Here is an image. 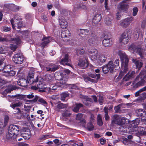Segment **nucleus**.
<instances>
[{
    "mask_svg": "<svg viewBox=\"0 0 146 146\" xmlns=\"http://www.w3.org/2000/svg\"><path fill=\"white\" fill-rule=\"evenodd\" d=\"M68 62V57L67 54H65L63 59H62L60 62L61 64L64 65H67L72 66L69 63H67Z\"/></svg>",
    "mask_w": 146,
    "mask_h": 146,
    "instance_id": "4be33fe9",
    "label": "nucleus"
},
{
    "mask_svg": "<svg viewBox=\"0 0 146 146\" xmlns=\"http://www.w3.org/2000/svg\"><path fill=\"white\" fill-rule=\"evenodd\" d=\"M140 78V80L135 84L133 83L131 86L134 88H137L141 86H143L145 83V79L143 78L142 77H139Z\"/></svg>",
    "mask_w": 146,
    "mask_h": 146,
    "instance_id": "2eb2a0df",
    "label": "nucleus"
},
{
    "mask_svg": "<svg viewBox=\"0 0 146 146\" xmlns=\"http://www.w3.org/2000/svg\"><path fill=\"white\" fill-rule=\"evenodd\" d=\"M106 57L105 55L102 54L99 55L98 58V61H100L101 62H105L106 60Z\"/></svg>",
    "mask_w": 146,
    "mask_h": 146,
    "instance_id": "58836bf2",
    "label": "nucleus"
},
{
    "mask_svg": "<svg viewBox=\"0 0 146 146\" xmlns=\"http://www.w3.org/2000/svg\"><path fill=\"white\" fill-rule=\"evenodd\" d=\"M59 23L61 28L63 29H65L68 26L67 21L64 19L61 18L59 20Z\"/></svg>",
    "mask_w": 146,
    "mask_h": 146,
    "instance_id": "aec40b11",
    "label": "nucleus"
},
{
    "mask_svg": "<svg viewBox=\"0 0 146 146\" xmlns=\"http://www.w3.org/2000/svg\"><path fill=\"white\" fill-rule=\"evenodd\" d=\"M89 52L90 54H92L97 53V50L94 48H92L89 50Z\"/></svg>",
    "mask_w": 146,
    "mask_h": 146,
    "instance_id": "680f3d73",
    "label": "nucleus"
},
{
    "mask_svg": "<svg viewBox=\"0 0 146 146\" xmlns=\"http://www.w3.org/2000/svg\"><path fill=\"white\" fill-rule=\"evenodd\" d=\"M18 84L22 86H27V81L24 78L20 79L17 82Z\"/></svg>",
    "mask_w": 146,
    "mask_h": 146,
    "instance_id": "bb28decb",
    "label": "nucleus"
},
{
    "mask_svg": "<svg viewBox=\"0 0 146 146\" xmlns=\"http://www.w3.org/2000/svg\"><path fill=\"white\" fill-rule=\"evenodd\" d=\"M121 107L120 106L119 104L117 106H115L114 108V110H115V112L116 113H118L120 111Z\"/></svg>",
    "mask_w": 146,
    "mask_h": 146,
    "instance_id": "338daca9",
    "label": "nucleus"
},
{
    "mask_svg": "<svg viewBox=\"0 0 146 146\" xmlns=\"http://www.w3.org/2000/svg\"><path fill=\"white\" fill-rule=\"evenodd\" d=\"M46 88L45 87L44 84L40 82L37 84V86H33L31 87V89L33 90H36L38 89H44Z\"/></svg>",
    "mask_w": 146,
    "mask_h": 146,
    "instance_id": "a878e982",
    "label": "nucleus"
},
{
    "mask_svg": "<svg viewBox=\"0 0 146 146\" xmlns=\"http://www.w3.org/2000/svg\"><path fill=\"white\" fill-rule=\"evenodd\" d=\"M140 99L141 100H144L146 98V93L143 92L140 95Z\"/></svg>",
    "mask_w": 146,
    "mask_h": 146,
    "instance_id": "052dcab7",
    "label": "nucleus"
},
{
    "mask_svg": "<svg viewBox=\"0 0 146 146\" xmlns=\"http://www.w3.org/2000/svg\"><path fill=\"white\" fill-rule=\"evenodd\" d=\"M142 77L144 79L146 78V70H142L139 75L136 77V79H137L139 77Z\"/></svg>",
    "mask_w": 146,
    "mask_h": 146,
    "instance_id": "f704fd0d",
    "label": "nucleus"
},
{
    "mask_svg": "<svg viewBox=\"0 0 146 146\" xmlns=\"http://www.w3.org/2000/svg\"><path fill=\"white\" fill-rule=\"evenodd\" d=\"M11 68L10 65H8L5 66H4L3 69V71L6 74L7 72H9L10 70V69Z\"/></svg>",
    "mask_w": 146,
    "mask_h": 146,
    "instance_id": "864d4df0",
    "label": "nucleus"
},
{
    "mask_svg": "<svg viewBox=\"0 0 146 146\" xmlns=\"http://www.w3.org/2000/svg\"><path fill=\"white\" fill-rule=\"evenodd\" d=\"M12 41L13 43L17 44H20L21 42V40L18 36H16L15 38L12 39Z\"/></svg>",
    "mask_w": 146,
    "mask_h": 146,
    "instance_id": "c9c22d12",
    "label": "nucleus"
},
{
    "mask_svg": "<svg viewBox=\"0 0 146 146\" xmlns=\"http://www.w3.org/2000/svg\"><path fill=\"white\" fill-rule=\"evenodd\" d=\"M112 22H111V20L110 18L109 17H107L105 19V23L107 25H111Z\"/></svg>",
    "mask_w": 146,
    "mask_h": 146,
    "instance_id": "6e6d98bb",
    "label": "nucleus"
},
{
    "mask_svg": "<svg viewBox=\"0 0 146 146\" xmlns=\"http://www.w3.org/2000/svg\"><path fill=\"white\" fill-rule=\"evenodd\" d=\"M99 56V55H98V53L92 54V55H91V59L94 60H98Z\"/></svg>",
    "mask_w": 146,
    "mask_h": 146,
    "instance_id": "13d9d810",
    "label": "nucleus"
},
{
    "mask_svg": "<svg viewBox=\"0 0 146 146\" xmlns=\"http://www.w3.org/2000/svg\"><path fill=\"white\" fill-rule=\"evenodd\" d=\"M54 78L55 80L56 79L57 80H61L63 77V75L62 73H60L56 72L54 74Z\"/></svg>",
    "mask_w": 146,
    "mask_h": 146,
    "instance_id": "ea45409f",
    "label": "nucleus"
},
{
    "mask_svg": "<svg viewBox=\"0 0 146 146\" xmlns=\"http://www.w3.org/2000/svg\"><path fill=\"white\" fill-rule=\"evenodd\" d=\"M68 96L69 94L67 93H63L61 95V100L62 101H64L65 100V98Z\"/></svg>",
    "mask_w": 146,
    "mask_h": 146,
    "instance_id": "3c124183",
    "label": "nucleus"
},
{
    "mask_svg": "<svg viewBox=\"0 0 146 146\" xmlns=\"http://www.w3.org/2000/svg\"><path fill=\"white\" fill-rule=\"evenodd\" d=\"M138 11V9L137 7H134L133 9V16H136Z\"/></svg>",
    "mask_w": 146,
    "mask_h": 146,
    "instance_id": "0e129e2a",
    "label": "nucleus"
},
{
    "mask_svg": "<svg viewBox=\"0 0 146 146\" xmlns=\"http://www.w3.org/2000/svg\"><path fill=\"white\" fill-rule=\"evenodd\" d=\"M97 123L98 125L100 126L102 125L103 122L102 120V117L100 114H98L97 117Z\"/></svg>",
    "mask_w": 146,
    "mask_h": 146,
    "instance_id": "37998d69",
    "label": "nucleus"
},
{
    "mask_svg": "<svg viewBox=\"0 0 146 146\" xmlns=\"http://www.w3.org/2000/svg\"><path fill=\"white\" fill-rule=\"evenodd\" d=\"M38 100V102L44 105L47 104V102L44 100L42 98H40L37 96H35V98L32 101L34 102H36Z\"/></svg>",
    "mask_w": 146,
    "mask_h": 146,
    "instance_id": "b1692460",
    "label": "nucleus"
},
{
    "mask_svg": "<svg viewBox=\"0 0 146 146\" xmlns=\"http://www.w3.org/2000/svg\"><path fill=\"white\" fill-rule=\"evenodd\" d=\"M68 105L66 104H63L62 103L58 104L55 108V110L58 111H60L61 109H64L67 108Z\"/></svg>",
    "mask_w": 146,
    "mask_h": 146,
    "instance_id": "6ab92c4d",
    "label": "nucleus"
},
{
    "mask_svg": "<svg viewBox=\"0 0 146 146\" xmlns=\"http://www.w3.org/2000/svg\"><path fill=\"white\" fill-rule=\"evenodd\" d=\"M16 89V88L15 86L11 85L8 86L6 89L9 92H10L11 91L15 90Z\"/></svg>",
    "mask_w": 146,
    "mask_h": 146,
    "instance_id": "a18cd8bd",
    "label": "nucleus"
},
{
    "mask_svg": "<svg viewBox=\"0 0 146 146\" xmlns=\"http://www.w3.org/2000/svg\"><path fill=\"white\" fill-rule=\"evenodd\" d=\"M44 80L45 81L48 82H52L55 81V79L54 77L49 74H46L44 76Z\"/></svg>",
    "mask_w": 146,
    "mask_h": 146,
    "instance_id": "412c9836",
    "label": "nucleus"
},
{
    "mask_svg": "<svg viewBox=\"0 0 146 146\" xmlns=\"http://www.w3.org/2000/svg\"><path fill=\"white\" fill-rule=\"evenodd\" d=\"M94 127L92 124V123L89 122L87 124V129L89 131H92L94 129Z\"/></svg>",
    "mask_w": 146,
    "mask_h": 146,
    "instance_id": "8fccbe9b",
    "label": "nucleus"
},
{
    "mask_svg": "<svg viewBox=\"0 0 146 146\" xmlns=\"http://www.w3.org/2000/svg\"><path fill=\"white\" fill-rule=\"evenodd\" d=\"M129 50L132 53H133L135 51L140 56L141 58H143L144 54V50L141 48H137L135 46L132 44L128 48Z\"/></svg>",
    "mask_w": 146,
    "mask_h": 146,
    "instance_id": "423d86ee",
    "label": "nucleus"
},
{
    "mask_svg": "<svg viewBox=\"0 0 146 146\" xmlns=\"http://www.w3.org/2000/svg\"><path fill=\"white\" fill-rule=\"evenodd\" d=\"M24 60L23 56L19 54H15L13 58V61L15 63L19 64L22 63Z\"/></svg>",
    "mask_w": 146,
    "mask_h": 146,
    "instance_id": "9d476101",
    "label": "nucleus"
},
{
    "mask_svg": "<svg viewBox=\"0 0 146 146\" xmlns=\"http://www.w3.org/2000/svg\"><path fill=\"white\" fill-rule=\"evenodd\" d=\"M108 107H105L104 108V111L105 113L104 117L105 120L108 121L110 119V117L108 114Z\"/></svg>",
    "mask_w": 146,
    "mask_h": 146,
    "instance_id": "4c0bfd02",
    "label": "nucleus"
},
{
    "mask_svg": "<svg viewBox=\"0 0 146 146\" xmlns=\"http://www.w3.org/2000/svg\"><path fill=\"white\" fill-rule=\"evenodd\" d=\"M80 33L82 35L81 36L82 37H86L87 36L88 33V31L87 29H81L80 30Z\"/></svg>",
    "mask_w": 146,
    "mask_h": 146,
    "instance_id": "79ce46f5",
    "label": "nucleus"
},
{
    "mask_svg": "<svg viewBox=\"0 0 146 146\" xmlns=\"http://www.w3.org/2000/svg\"><path fill=\"white\" fill-rule=\"evenodd\" d=\"M21 136L25 140H28L31 136V133L30 132H25L21 134Z\"/></svg>",
    "mask_w": 146,
    "mask_h": 146,
    "instance_id": "cd10ccee",
    "label": "nucleus"
},
{
    "mask_svg": "<svg viewBox=\"0 0 146 146\" xmlns=\"http://www.w3.org/2000/svg\"><path fill=\"white\" fill-rule=\"evenodd\" d=\"M129 7V5L125 1H123L120 2L117 6L118 9L121 10L123 11H126Z\"/></svg>",
    "mask_w": 146,
    "mask_h": 146,
    "instance_id": "4468645a",
    "label": "nucleus"
},
{
    "mask_svg": "<svg viewBox=\"0 0 146 146\" xmlns=\"http://www.w3.org/2000/svg\"><path fill=\"white\" fill-rule=\"evenodd\" d=\"M98 40V38L96 36H92L88 40V42L90 45H92L97 42Z\"/></svg>",
    "mask_w": 146,
    "mask_h": 146,
    "instance_id": "393cba45",
    "label": "nucleus"
},
{
    "mask_svg": "<svg viewBox=\"0 0 146 146\" xmlns=\"http://www.w3.org/2000/svg\"><path fill=\"white\" fill-rule=\"evenodd\" d=\"M135 72L134 71L131 72H129L123 78V79L125 81H127L131 79V78H133L134 77Z\"/></svg>",
    "mask_w": 146,
    "mask_h": 146,
    "instance_id": "5701e85b",
    "label": "nucleus"
},
{
    "mask_svg": "<svg viewBox=\"0 0 146 146\" xmlns=\"http://www.w3.org/2000/svg\"><path fill=\"white\" fill-rule=\"evenodd\" d=\"M125 118L117 115H114L112 117V121L111 125L113 126L114 124H116L120 125H123L124 123Z\"/></svg>",
    "mask_w": 146,
    "mask_h": 146,
    "instance_id": "39448f33",
    "label": "nucleus"
},
{
    "mask_svg": "<svg viewBox=\"0 0 146 146\" xmlns=\"http://www.w3.org/2000/svg\"><path fill=\"white\" fill-rule=\"evenodd\" d=\"M78 65L83 68L87 67L88 66V63L87 59L86 58L80 59L79 60Z\"/></svg>",
    "mask_w": 146,
    "mask_h": 146,
    "instance_id": "ddd939ff",
    "label": "nucleus"
},
{
    "mask_svg": "<svg viewBox=\"0 0 146 146\" xmlns=\"http://www.w3.org/2000/svg\"><path fill=\"white\" fill-rule=\"evenodd\" d=\"M7 52V48L5 46L0 47V54H4Z\"/></svg>",
    "mask_w": 146,
    "mask_h": 146,
    "instance_id": "c03bdc74",
    "label": "nucleus"
},
{
    "mask_svg": "<svg viewBox=\"0 0 146 146\" xmlns=\"http://www.w3.org/2000/svg\"><path fill=\"white\" fill-rule=\"evenodd\" d=\"M9 96L10 97H13L22 100L25 97H27L29 99H32L34 97V94L33 93H31L26 95H24L20 94H17L15 95H13L12 96Z\"/></svg>",
    "mask_w": 146,
    "mask_h": 146,
    "instance_id": "6e6552de",
    "label": "nucleus"
},
{
    "mask_svg": "<svg viewBox=\"0 0 146 146\" xmlns=\"http://www.w3.org/2000/svg\"><path fill=\"white\" fill-rule=\"evenodd\" d=\"M111 40L110 37L108 35H105L104 36V39L102 41V44L106 47L110 46L112 44Z\"/></svg>",
    "mask_w": 146,
    "mask_h": 146,
    "instance_id": "9b49d317",
    "label": "nucleus"
},
{
    "mask_svg": "<svg viewBox=\"0 0 146 146\" xmlns=\"http://www.w3.org/2000/svg\"><path fill=\"white\" fill-rule=\"evenodd\" d=\"M89 76L92 78H95L97 77L96 79H99L100 77V75L99 74H88Z\"/></svg>",
    "mask_w": 146,
    "mask_h": 146,
    "instance_id": "de8ad7c7",
    "label": "nucleus"
},
{
    "mask_svg": "<svg viewBox=\"0 0 146 146\" xmlns=\"http://www.w3.org/2000/svg\"><path fill=\"white\" fill-rule=\"evenodd\" d=\"M50 37H44L42 39V40H44V41L42 42L41 44L42 47L43 48L45 46L47 45V44L49 43L50 41L48 39V38H49Z\"/></svg>",
    "mask_w": 146,
    "mask_h": 146,
    "instance_id": "2f4dec72",
    "label": "nucleus"
},
{
    "mask_svg": "<svg viewBox=\"0 0 146 146\" xmlns=\"http://www.w3.org/2000/svg\"><path fill=\"white\" fill-rule=\"evenodd\" d=\"M129 40L128 35L126 33H123L119 39V42L121 45L127 44Z\"/></svg>",
    "mask_w": 146,
    "mask_h": 146,
    "instance_id": "1a4fd4ad",
    "label": "nucleus"
},
{
    "mask_svg": "<svg viewBox=\"0 0 146 146\" xmlns=\"http://www.w3.org/2000/svg\"><path fill=\"white\" fill-rule=\"evenodd\" d=\"M132 61L134 62L137 68L139 70L142 67L143 63L139 60H137L135 59H132Z\"/></svg>",
    "mask_w": 146,
    "mask_h": 146,
    "instance_id": "c756f323",
    "label": "nucleus"
},
{
    "mask_svg": "<svg viewBox=\"0 0 146 146\" xmlns=\"http://www.w3.org/2000/svg\"><path fill=\"white\" fill-rule=\"evenodd\" d=\"M19 130L18 126L13 125H11L8 127V131L7 133L6 137L7 139H14L20 136L18 134Z\"/></svg>",
    "mask_w": 146,
    "mask_h": 146,
    "instance_id": "f03ea898",
    "label": "nucleus"
},
{
    "mask_svg": "<svg viewBox=\"0 0 146 146\" xmlns=\"http://www.w3.org/2000/svg\"><path fill=\"white\" fill-rule=\"evenodd\" d=\"M118 54L120 56L123 63L125 64V66L123 69L120 71L119 76L116 79V81L117 82L119 81L127 72L128 69L127 67L129 61V59L127 56L123 51L119 50L118 52Z\"/></svg>",
    "mask_w": 146,
    "mask_h": 146,
    "instance_id": "f257e3e1",
    "label": "nucleus"
},
{
    "mask_svg": "<svg viewBox=\"0 0 146 146\" xmlns=\"http://www.w3.org/2000/svg\"><path fill=\"white\" fill-rule=\"evenodd\" d=\"M77 7L78 9L82 8L84 10L87 9L86 6L85 5L82 4H80L78 5H77Z\"/></svg>",
    "mask_w": 146,
    "mask_h": 146,
    "instance_id": "69168bd1",
    "label": "nucleus"
},
{
    "mask_svg": "<svg viewBox=\"0 0 146 146\" xmlns=\"http://www.w3.org/2000/svg\"><path fill=\"white\" fill-rule=\"evenodd\" d=\"M49 138H50L49 135H42L40 137L39 139H40L45 140Z\"/></svg>",
    "mask_w": 146,
    "mask_h": 146,
    "instance_id": "e2e57ef3",
    "label": "nucleus"
},
{
    "mask_svg": "<svg viewBox=\"0 0 146 146\" xmlns=\"http://www.w3.org/2000/svg\"><path fill=\"white\" fill-rule=\"evenodd\" d=\"M112 61H110L108 63L106 66L102 68V71L104 74H106L110 71L111 73H112L113 72V67L112 66Z\"/></svg>",
    "mask_w": 146,
    "mask_h": 146,
    "instance_id": "0eeeda50",
    "label": "nucleus"
},
{
    "mask_svg": "<svg viewBox=\"0 0 146 146\" xmlns=\"http://www.w3.org/2000/svg\"><path fill=\"white\" fill-rule=\"evenodd\" d=\"M80 97L81 98L85 99L86 100V102H88V104L85 103V104L86 105H88L89 104V103L91 102V99L88 98V96L82 94H80Z\"/></svg>",
    "mask_w": 146,
    "mask_h": 146,
    "instance_id": "e433bc0d",
    "label": "nucleus"
},
{
    "mask_svg": "<svg viewBox=\"0 0 146 146\" xmlns=\"http://www.w3.org/2000/svg\"><path fill=\"white\" fill-rule=\"evenodd\" d=\"M24 107L25 109H23L21 110L19 108H16V109L18 111L17 114L20 115V116L17 117L18 119L23 118L26 116L27 117L28 116L29 117V111L31 108V106H27L25 105H24Z\"/></svg>",
    "mask_w": 146,
    "mask_h": 146,
    "instance_id": "7ed1b4c3",
    "label": "nucleus"
},
{
    "mask_svg": "<svg viewBox=\"0 0 146 146\" xmlns=\"http://www.w3.org/2000/svg\"><path fill=\"white\" fill-rule=\"evenodd\" d=\"M145 111L143 110H136V112L137 115L139 117H140L142 115Z\"/></svg>",
    "mask_w": 146,
    "mask_h": 146,
    "instance_id": "5fc2aeb1",
    "label": "nucleus"
},
{
    "mask_svg": "<svg viewBox=\"0 0 146 146\" xmlns=\"http://www.w3.org/2000/svg\"><path fill=\"white\" fill-rule=\"evenodd\" d=\"M16 18L15 19H11V24L12 25V27L13 29H15V27H16V24L18 26V28L19 29L22 26V23L21 21H19L18 22L16 21Z\"/></svg>",
    "mask_w": 146,
    "mask_h": 146,
    "instance_id": "f3484780",
    "label": "nucleus"
},
{
    "mask_svg": "<svg viewBox=\"0 0 146 146\" xmlns=\"http://www.w3.org/2000/svg\"><path fill=\"white\" fill-rule=\"evenodd\" d=\"M34 73L32 72H30L28 74V76L27 77V81L28 83L30 84H32L34 82H36L37 81V79H36L35 81L34 80L33 77Z\"/></svg>",
    "mask_w": 146,
    "mask_h": 146,
    "instance_id": "a211bd4d",
    "label": "nucleus"
},
{
    "mask_svg": "<svg viewBox=\"0 0 146 146\" xmlns=\"http://www.w3.org/2000/svg\"><path fill=\"white\" fill-rule=\"evenodd\" d=\"M71 114L69 111L67 110L62 113V115L64 117H68L70 116Z\"/></svg>",
    "mask_w": 146,
    "mask_h": 146,
    "instance_id": "603ef678",
    "label": "nucleus"
},
{
    "mask_svg": "<svg viewBox=\"0 0 146 146\" xmlns=\"http://www.w3.org/2000/svg\"><path fill=\"white\" fill-rule=\"evenodd\" d=\"M133 17L128 18L122 21L120 24V25L124 28H126L128 26L130 23L133 21Z\"/></svg>",
    "mask_w": 146,
    "mask_h": 146,
    "instance_id": "f8f14e48",
    "label": "nucleus"
},
{
    "mask_svg": "<svg viewBox=\"0 0 146 146\" xmlns=\"http://www.w3.org/2000/svg\"><path fill=\"white\" fill-rule=\"evenodd\" d=\"M98 80L97 79L96 80H94L91 79L89 77H86L85 78V80L86 81H89L93 83H97L98 82Z\"/></svg>",
    "mask_w": 146,
    "mask_h": 146,
    "instance_id": "09e8293b",
    "label": "nucleus"
},
{
    "mask_svg": "<svg viewBox=\"0 0 146 146\" xmlns=\"http://www.w3.org/2000/svg\"><path fill=\"white\" fill-rule=\"evenodd\" d=\"M22 104V102L20 101L17 102L12 103L11 104L10 106L13 109H15L16 107H21Z\"/></svg>",
    "mask_w": 146,
    "mask_h": 146,
    "instance_id": "7c9ffc66",
    "label": "nucleus"
},
{
    "mask_svg": "<svg viewBox=\"0 0 146 146\" xmlns=\"http://www.w3.org/2000/svg\"><path fill=\"white\" fill-rule=\"evenodd\" d=\"M142 120H143V121H145L146 120V112L145 111L142 114V115L141 116Z\"/></svg>",
    "mask_w": 146,
    "mask_h": 146,
    "instance_id": "774afa93",
    "label": "nucleus"
},
{
    "mask_svg": "<svg viewBox=\"0 0 146 146\" xmlns=\"http://www.w3.org/2000/svg\"><path fill=\"white\" fill-rule=\"evenodd\" d=\"M70 33L68 30H66L64 31H63L61 33V37L62 38H64L68 37L70 36Z\"/></svg>",
    "mask_w": 146,
    "mask_h": 146,
    "instance_id": "72a5a7b5",
    "label": "nucleus"
},
{
    "mask_svg": "<svg viewBox=\"0 0 146 146\" xmlns=\"http://www.w3.org/2000/svg\"><path fill=\"white\" fill-rule=\"evenodd\" d=\"M112 66L113 67V71L114 70H117L119 68V59H116L115 62L113 63L112 62Z\"/></svg>",
    "mask_w": 146,
    "mask_h": 146,
    "instance_id": "473e14b6",
    "label": "nucleus"
},
{
    "mask_svg": "<svg viewBox=\"0 0 146 146\" xmlns=\"http://www.w3.org/2000/svg\"><path fill=\"white\" fill-rule=\"evenodd\" d=\"M102 16L99 13H96L92 19L93 24L94 25L97 24L101 20Z\"/></svg>",
    "mask_w": 146,
    "mask_h": 146,
    "instance_id": "dca6fc26",
    "label": "nucleus"
},
{
    "mask_svg": "<svg viewBox=\"0 0 146 146\" xmlns=\"http://www.w3.org/2000/svg\"><path fill=\"white\" fill-rule=\"evenodd\" d=\"M83 106V105L81 103H76L75 106L73 109V111L77 113L79 112L80 109Z\"/></svg>",
    "mask_w": 146,
    "mask_h": 146,
    "instance_id": "c85d7f7f",
    "label": "nucleus"
},
{
    "mask_svg": "<svg viewBox=\"0 0 146 146\" xmlns=\"http://www.w3.org/2000/svg\"><path fill=\"white\" fill-rule=\"evenodd\" d=\"M9 71V72H7L6 74H4L5 76H13L15 74V71L10 70Z\"/></svg>",
    "mask_w": 146,
    "mask_h": 146,
    "instance_id": "49530a36",
    "label": "nucleus"
},
{
    "mask_svg": "<svg viewBox=\"0 0 146 146\" xmlns=\"http://www.w3.org/2000/svg\"><path fill=\"white\" fill-rule=\"evenodd\" d=\"M60 81V83L62 85L65 84H66L67 79L64 78H62L61 80H59Z\"/></svg>",
    "mask_w": 146,
    "mask_h": 146,
    "instance_id": "4d7b16f0",
    "label": "nucleus"
},
{
    "mask_svg": "<svg viewBox=\"0 0 146 146\" xmlns=\"http://www.w3.org/2000/svg\"><path fill=\"white\" fill-rule=\"evenodd\" d=\"M132 131L135 132L136 135L138 136L146 135V124H142L141 126L135 127Z\"/></svg>",
    "mask_w": 146,
    "mask_h": 146,
    "instance_id": "20e7f679",
    "label": "nucleus"
},
{
    "mask_svg": "<svg viewBox=\"0 0 146 146\" xmlns=\"http://www.w3.org/2000/svg\"><path fill=\"white\" fill-rule=\"evenodd\" d=\"M4 126H6L9 121V117L7 115H5L4 116Z\"/></svg>",
    "mask_w": 146,
    "mask_h": 146,
    "instance_id": "bf43d9fd",
    "label": "nucleus"
},
{
    "mask_svg": "<svg viewBox=\"0 0 146 146\" xmlns=\"http://www.w3.org/2000/svg\"><path fill=\"white\" fill-rule=\"evenodd\" d=\"M140 122V120L138 119H137L134 120L133 122V123L132 126L133 127V129H132L133 131L134 130V129L135 128V127H136V125H138Z\"/></svg>",
    "mask_w": 146,
    "mask_h": 146,
    "instance_id": "a19ab883",
    "label": "nucleus"
}]
</instances>
